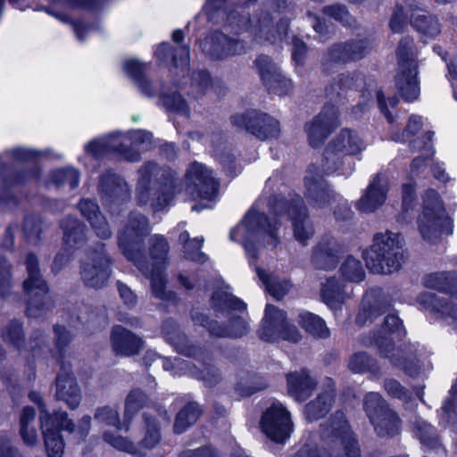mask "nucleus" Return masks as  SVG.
<instances>
[{
  "label": "nucleus",
  "mask_w": 457,
  "mask_h": 457,
  "mask_svg": "<svg viewBox=\"0 0 457 457\" xmlns=\"http://www.w3.org/2000/svg\"><path fill=\"white\" fill-rule=\"evenodd\" d=\"M321 297L331 308H337L345 300V295L337 281L332 278L322 285Z\"/></svg>",
  "instance_id": "obj_37"
},
{
  "label": "nucleus",
  "mask_w": 457,
  "mask_h": 457,
  "mask_svg": "<svg viewBox=\"0 0 457 457\" xmlns=\"http://www.w3.org/2000/svg\"><path fill=\"white\" fill-rule=\"evenodd\" d=\"M147 232L148 223L146 219L144 216L137 215L130 219L129 225L120 233L119 246L128 260L134 262L145 275L149 276L153 294L162 299L165 295L162 270L169 246L162 236L155 235L151 238L150 253L154 267L149 270L148 267L142 263L139 259L142 237Z\"/></svg>",
  "instance_id": "obj_1"
},
{
  "label": "nucleus",
  "mask_w": 457,
  "mask_h": 457,
  "mask_svg": "<svg viewBox=\"0 0 457 457\" xmlns=\"http://www.w3.org/2000/svg\"><path fill=\"white\" fill-rule=\"evenodd\" d=\"M338 429H339V428H337V430H338ZM340 429H341V431L339 433V436L341 438L342 444L345 445V449L347 456L348 457H359L360 453H359V449L356 446V441L353 438V434L349 430L347 425L345 423H344L340 427Z\"/></svg>",
  "instance_id": "obj_45"
},
{
  "label": "nucleus",
  "mask_w": 457,
  "mask_h": 457,
  "mask_svg": "<svg viewBox=\"0 0 457 457\" xmlns=\"http://www.w3.org/2000/svg\"><path fill=\"white\" fill-rule=\"evenodd\" d=\"M259 335L262 340L267 342L283 339L295 343L301 338L297 328L287 320L286 313L270 304L266 306L265 317Z\"/></svg>",
  "instance_id": "obj_9"
},
{
  "label": "nucleus",
  "mask_w": 457,
  "mask_h": 457,
  "mask_svg": "<svg viewBox=\"0 0 457 457\" xmlns=\"http://www.w3.org/2000/svg\"><path fill=\"white\" fill-rule=\"evenodd\" d=\"M81 214L90 222L96 235L101 238H109L110 228L99 212L98 205L91 200H82L79 204Z\"/></svg>",
  "instance_id": "obj_26"
},
{
  "label": "nucleus",
  "mask_w": 457,
  "mask_h": 457,
  "mask_svg": "<svg viewBox=\"0 0 457 457\" xmlns=\"http://www.w3.org/2000/svg\"><path fill=\"white\" fill-rule=\"evenodd\" d=\"M261 428L272 441L284 442L290 436L293 430L289 412L280 403L272 404L264 411Z\"/></svg>",
  "instance_id": "obj_11"
},
{
  "label": "nucleus",
  "mask_w": 457,
  "mask_h": 457,
  "mask_svg": "<svg viewBox=\"0 0 457 457\" xmlns=\"http://www.w3.org/2000/svg\"><path fill=\"white\" fill-rule=\"evenodd\" d=\"M96 419L107 428L104 438L108 444L119 450L134 453L129 441L120 436H112L121 429L117 411L111 407H104L98 410Z\"/></svg>",
  "instance_id": "obj_20"
},
{
  "label": "nucleus",
  "mask_w": 457,
  "mask_h": 457,
  "mask_svg": "<svg viewBox=\"0 0 457 457\" xmlns=\"http://www.w3.org/2000/svg\"><path fill=\"white\" fill-rule=\"evenodd\" d=\"M364 404L368 416L379 436H389L397 431L396 415L384 408L381 396L378 393H369L365 396Z\"/></svg>",
  "instance_id": "obj_14"
},
{
  "label": "nucleus",
  "mask_w": 457,
  "mask_h": 457,
  "mask_svg": "<svg viewBox=\"0 0 457 457\" xmlns=\"http://www.w3.org/2000/svg\"><path fill=\"white\" fill-rule=\"evenodd\" d=\"M416 54L411 39L404 38L400 42L397 48L399 68L395 83L402 96L408 102L416 100L420 95Z\"/></svg>",
  "instance_id": "obj_7"
},
{
  "label": "nucleus",
  "mask_w": 457,
  "mask_h": 457,
  "mask_svg": "<svg viewBox=\"0 0 457 457\" xmlns=\"http://www.w3.org/2000/svg\"><path fill=\"white\" fill-rule=\"evenodd\" d=\"M222 303L228 308L232 309V310L245 311V309H246V305L245 303H243L241 300H239L232 295H224Z\"/></svg>",
  "instance_id": "obj_61"
},
{
  "label": "nucleus",
  "mask_w": 457,
  "mask_h": 457,
  "mask_svg": "<svg viewBox=\"0 0 457 457\" xmlns=\"http://www.w3.org/2000/svg\"><path fill=\"white\" fill-rule=\"evenodd\" d=\"M305 208L302 206L300 201L292 205H287L284 201H279L274 207L276 217L284 219L287 215L293 220L295 237L300 243H304L312 235V231L303 226V220L306 217Z\"/></svg>",
  "instance_id": "obj_21"
},
{
  "label": "nucleus",
  "mask_w": 457,
  "mask_h": 457,
  "mask_svg": "<svg viewBox=\"0 0 457 457\" xmlns=\"http://www.w3.org/2000/svg\"><path fill=\"white\" fill-rule=\"evenodd\" d=\"M129 140L126 135H111L95 139L86 145V152L95 158H100L111 152H119L129 162H137L140 159L138 152L131 149H123L124 144Z\"/></svg>",
  "instance_id": "obj_16"
},
{
  "label": "nucleus",
  "mask_w": 457,
  "mask_h": 457,
  "mask_svg": "<svg viewBox=\"0 0 457 457\" xmlns=\"http://www.w3.org/2000/svg\"><path fill=\"white\" fill-rule=\"evenodd\" d=\"M255 67L261 79L274 94L287 95L293 89L291 79L278 72L277 66L271 62L269 57H258L255 61Z\"/></svg>",
  "instance_id": "obj_17"
},
{
  "label": "nucleus",
  "mask_w": 457,
  "mask_h": 457,
  "mask_svg": "<svg viewBox=\"0 0 457 457\" xmlns=\"http://www.w3.org/2000/svg\"><path fill=\"white\" fill-rule=\"evenodd\" d=\"M8 154L17 161H28L37 156L35 151L25 148H14L8 152Z\"/></svg>",
  "instance_id": "obj_55"
},
{
  "label": "nucleus",
  "mask_w": 457,
  "mask_h": 457,
  "mask_svg": "<svg viewBox=\"0 0 457 457\" xmlns=\"http://www.w3.org/2000/svg\"><path fill=\"white\" fill-rule=\"evenodd\" d=\"M370 360L365 353H356L349 361V369L354 373H362L369 370Z\"/></svg>",
  "instance_id": "obj_48"
},
{
  "label": "nucleus",
  "mask_w": 457,
  "mask_h": 457,
  "mask_svg": "<svg viewBox=\"0 0 457 457\" xmlns=\"http://www.w3.org/2000/svg\"><path fill=\"white\" fill-rule=\"evenodd\" d=\"M56 396L71 408H76L80 402V390L74 378L69 373H62L56 379Z\"/></svg>",
  "instance_id": "obj_27"
},
{
  "label": "nucleus",
  "mask_w": 457,
  "mask_h": 457,
  "mask_svg": "<svg viewBox=\"0 0 457 457\" xmlns=\"http://www.w3.org/2000/svg\"><path fill=\"white\" fill-rule=\"evenodd\" d=\"M314 258L317 265L320 268H328L336 264V258L332 254H327L320 251L315 252Z\"/></svg>",
  "instance_id": "obj_56"
},
{
  "label": "nucleus",
  "mask_w": 457,
  "mask_h": 457,
  "mask_svg": "<svg viewBox=\"0 0 457 457\" xmlns=\"http://www.w3.org/2000/svg\"><path fill=\"white\" fill-rule=\"evenodd\" d=\"M29 278L24 282L25 291L31 296L44 295L47 292L45 281L39 277L37 258L29 254L26 260Z\"/></svg>",
  "instance_id": "obj_28"
},
{
  "label": "nucleus",
  "mask_w": 457,
  "mask_h": 457,
  "mask_svg": "<svg viewBox=\"0 0 457 457\" xmlns=\"http://www.w3.org/2000/svg\"><path fill=\"white\" fill-rule=\"evenodd\" d=\"M333 401L332 392H327L319 395L314 401L309 403L305 407L306 418L312 421L323 417L331 407Z\"/></svg>",
  "instance_id": "obj_33"
},
{
  "label": "nucleus",
  "mask_w": 457,
  "mask_h": 457,
  "mask_svg": "<svg viewBox=\"0 0 457 457\" xmlns=\"http://www.w3.org/2000/svg\"><path fill=\"white\" fill-rule=\"evenodd\" d=\"M145 400L144 394L139 390H133L128 395L125 403V417H129L132 415L134 412L137 411Z\"/></svg>",
  "instance_id": "obj_46"
},
{
  "label": "nucleus",
  "mask_w": 457,
  "mask_h": 457,
  "mask_svg": "<svg viewBox=\"0 0 457 457\" xmlns=\"http://www.w3.org/2000/svg\"><path fill=\"white\" fill-rule=\"evenodd\" d=\"M42 434L45 439L48 457H62L64 444L59 435V429L73 430L72 423L67 419L65 412L55 413L54 418L44 414L40 417Z\"/></svg>",
  "instance_id": "obj_10"
},
{
  "label": "nucleus",
  "mask_w": 457,
  "mask_h": 457,
  "mask_svg": "<svg viewBox=\"0 0 457 457\" xmlns=\"http://www.w3.org/2000/svg\"><path fill=\"white\" fill-rule=\"evenodd\" d=\"M118 289L120 295L127 305H134L136 303V295L126 285L118 282Z\"/></svg>",
  "instance_id": "obj_58"
},
{
  "label": "nucleus",
  "mask_w": 457,
  "mask_h": 457,
  "mask_svg": "<svg viewBox=\"0 0 457 457\" xmlns=\"http://www.w3.org/2000/svg\"><path fill=\"white\" fill-rule=\"evenodd\" d=\"M425 283L428 287L450 293L449 299L433 294L425 295L423 302L428 308L441 313L445 319H451L457 328V284L453 282V277L445 273H435L429 275Z\"/></svg>",
  "instance_id": "obj_8"
},
{
  "label": "nucleus",
  "mask_w": 457,
  "mask_h": 457,
  "mask_svg": "<svg viewBox=\"0 0 457 457\" xmlns=\"http://www.w3.org/2000/svg\"><path fill=\"white\" fill-rule=\"evenodd\" d=\"M324 12L340 22L347 21L349 17L348 12L341 5L327 6L324 8Z\"/></svg>",
  "instance_id": "obj_51"
},
{
  "label": "nucleus",
  "mask_w": 457,
  "mask_h": 457,
  "mask_svg": "<svg viewBox=\"0 0 457 457\" xmlns=\"http://www.w3.org/2000/svg\"><path fill=\"white\" fill-rule=\"evenodd\" d=\"M340 272L342 277L350 282H360L365 276L361 262L352 256H348L343 262Z\"/></svg>",
  "instance_id": "obj_39"
},
{
  "label": "nucleus",
  "mask_w": 457,
  "mask_h": 457,
  "mask_svg": "<svg viewBox=\"0 0 457 457\" xmlns=\"http://www.w3.org/2000/svg\"><path fill=\"white\" fill-rule=\"evenodd\" d=\"M152 134L144 130H137L131 134V140L134 145L144 144L150 141Z\"/></svg>",
  "instance_id": "obj_63"
},
{
  "label": "nucleus",
  "mask_w": 457,
  "mask_h": 457,
  "mask_svg": "<svg viewBox=\"0 0 457 457\" xmlns=\"http://www.w3.org/2000/svg\"><path fill=\"white\" fill-rule=\"evenodd\" d=\"M299 324L313 337H328L329 336V329L324 320L312 312H303L300 313Z\"/></svg>",
  "instance_id": "obj_30"
},
{
  "label": "nucleus",
  "mask_w": 457,
  "mask_h": 457,
  "mask_svg": "<svg viewBox=\"0 0 457 457\" xmlns=\"http://www.w3.org/2000/svg\"><path fill=\"white\" fill-rule=\"evenodd\" d=\"M110 274V260L104 252L89 257L81 268V278L89 287L100 288L104 287Z\"/></svg>",
  "instance_id": "obj_18"
},
{
  "label": "nucleus",
  "mask_w": 457,
  "mask_h": 457,
  "mask_svg": "<svg viewBox=\"0 0 457 457\" xmlns=\"http://www.w3.org/2000/svg\"><path fill=\"white\" fill-rule=\"evenodd\" d=\"M160 439L158 429L154 426L153 428H149L146 433V436L144 439V444L146 447L151 448L155 445Z\"/></svg>",
  "instance_id": "obj_62"
},
{
  "label": "nucleus",
  "mask_w": 457,
  "mask_h": 457,
  "mask_svg": "<svg viewBox=\"0 0 457 457\" xmlns=\"http://www.w3.org/2000/svg\"><path fill=\"white\" fill-rule=\"evenodd\" d=\"M365 148L363 140L359 134L352 129H345L328 145L321 161L322 170L326 174L338 172L349 176L353 171V165H345V158L360 154Z\"/></svg>",
  "instance_id": "obj_3"
},
{
  "label": "nucleus",
  "mask_w": 457,
  "mask_h": 457,
  "mask_svg": "<svg viewBox=\"0 0 457 457\" xmlns=\"http://www.w3.org/2000/svg\"><path fill=\"white\" fill-rule=\"evenodd\" d=\"M111 343L113 352L120 356L137 354L143 347L140 337L120 326L112 328Z\"/></svg>",
  "instance_id": "obj_23"
},
{
  "label": "nucleus",
  "mask_w": 457,
  "mask_h": 457,
  "mask_svg": "<svg viewBox=\"0 0 457 457\" xmlns=\"http://www.w3.org/2000/svg\"><path fill=\"white\" fill-rule=\"evenodd\" d=\"M124 71L136 81L140 91L144 95L147 96H153L155 95L154 91L148 88L150 84L143 78L144 66L137 60H127L124 62Z\"/></svg>",
  "instance_id": "obj_36"
},
{
  "label": "nucleus",
  "mask_w": 457,
  "mask_h": 457,
  "mask_svg": "<svg viewBox=\"0 0 457 457\" xmlns=\"http://www.w3.org/2000/svg\"><path fill=\"white\" fill-rule=\"evenodd\" d=\"M388 191L386 179L378 174L370 183L365 194L357 203V208L363 212H372L386 201Z\"/></svg>",
  "instance_id": "obj_22"
},
{
  "label": "nucleus",
  "mask_w": 457,
  "mask_h": 457,
  "mask_svg": "<svg viewBox=\"0 0 457 457\" xmlns=\"http://www.w3.org/2000/svg\"><path fill=\"white\" fill-rule=\"evenodd\" d=\"M417 225L422 238L429 243H434L444 234L453 233V221L438 194L433 189L427 190L422 196Z\"/></svg>",
  "instance_id": "obj_4"
},
{
  "label": "nucleus",
  "mask_w": 457,
  "mask_h": 457,
  "mask_svg": "<svg viewBox=\"0 0 457 457\" xmlns=\"http://www.w3.org/2000/svg\"><path fill=\"white\" fill-rule=\"evenodd\" d=\"M51 180L57 186L68 184L71 188H75L79 185V173L77 170L72 168L58 170L53 172Z\"/></svg>",
  "instance_id": "obj_43"
},
{
  "label": "nucleus",
  "mask_w": 457,
  "mask_h": 457,
  "mask_svg": "<svg viewBox=\"0 0 457 457\" xmlns=\"http://www.w3.org/2000/svg\"><path fill=\"white\" fill-rule=\"evenodd\" d=\"M256 275L265 286L266 290L276 299L282 298L290 289L289 282L280 281L271 275L266 273L262 269L255 268Z\"/></svg>",
  "instance_id": "obj_31"
},
{
  "label": "nucleus",
  "mask_w": 457,
  "mask_h": 457,
  "mask_svg": "<svg viewBox=\"0 0 457 457\" xmlns=\"http://www.w3.org/2000/svg\"><path fill=\"white\" fill-rule=\"evenodd\" d=\"M422 125L421 117L418 115H411L409 119L406 129L403 135V141H409V143L418 145L420 147L422 144L423 154L426 156H431L434 154L432 145L430 144L432 134L428 133L422 140L418 137L412 140L411 137L420 129ZM395 140H401L400 138H395Z\"/></svg>",
  "instance_id": "obj_29"
},
{
  "label": "nucleus",
  "mask_w": 457,
  "mask_h": 457,
  "mask_svg": "<svg viewBox=\"0 0 457 457\" xmlns=\"http://www.w3.org/2000/svg\"><path fill=\"white\" fill-rule=\"evenodd\" d=\"M64 231V241L67 245L73 246L84 238V228L75 219H67L62 223Z\"/></svg>",
  "instance_id": "obj_42"
},
{
  "label": "nucleus",
  "mask_w": 457,
  "mask_h": 457,
  "mask_svg": "<svg viewBox=\"0 0 457 457\" xmlns=\"http://www.w3.org/2000/svg\"><path fill=\"white\" fill-rule=\"evenodd\" d=\"M201 415V409L198 404L195 403H188L178 414L174 429L177 433H182L190 425L195 423Z\"/></svg>",
  "instance_id": "obj_35"
},
{
  "label": "nucleus",
  "mask_w": 457,
  "mask_h": 457,
  "mask_svg": "<svg viewBox=\"0 0 457 457\" xmlns=\"http://www.w3.org/2000/svg\"><path fill=\"white\" fill-rule=\"evenodd\" d=\"M172 62L176 67L187 68L189 63V49L186 46H179L172 55Z\"/></svg>",
  "instance_id": "obj_50"
},
{
  "label": "nucleus",
  "mask_w": 457,
  "mask_h": 457,
  "mask_svg": "<svg viewBox=\"0 0 457 457\" xmlns=\"http://www.w3.org/2000/svg\"><path fill=\"white\" fill-rule=\"evenodd\" d=\"M286 9L287 7H284L283 11H279L272 7L270 11L262 12L257 19L249 21L237 20L233 13L228 17L229 25L233 26L237 23L240 26L239 23H242L258 43L272 44L282 40L287 34L288 20L279 18Z\"/></svg>",
  "instance_id": "obj_6"
},
{
  "label": "nucleus",
  "mask_w": 457,
  "mask_h": 457,
  "mask_svg": "<svg viewBox=\"0 0 457 457\" xmlns=\"http://www.w3.org/2000/svg\"><path fill=\"white\" fill-rule=\"evenodd\" d=\"M305 186L307 197L314 202L317 207H323L333 196L332 192L319 179L306 178Z\"/></svg>",
  "instance_id": "obj_32"
},
{
  "label": "nucleus",
  "mask_w": 457,
  "mask_h": 457,
  "mask_svg": "<svg viewBox=\"0 0 457 457\" xmlns=\"http://www.w3.org/2000/svg\"><path fill=\"white\" fill-rule=\"evenodd\" d=\"M366 48L362 42L339 46L334 50L333 57L342 61L357 60L364 55Z\"/></svg>",
  "instance_id": "obj_40"
},
{
  "label": "nucleus",
  "mask_w": 457,
  "mask_h": 457,
  "mask_svg": "<svg viewBox=\"0 0 457 457\" xmlns=\"http://www.w3.org/2000/svg\"><path fill=\"white\" fill-rule=\"evenodd\" d=\"M405 26V17L402 13V11H397L394 13L390 21V28L393 32L398 33L403 31Z\"/></svg>",
  "instance_id": "obj_60"
},
{
  "label": "nucleus",
  "mask_w": 457,
  "mask_h": 457,
  "mask_svg": "<svg viewBox=\"0 0 457 457\" xmlns=\"http://www.w3.org/2000/svg\"><path fill=\"white\" fill-rule=\"evenodd\" d=\"M385 389L389 395L396 398H402L405 395L404 389L396 380L389 379L386 381Z\"/></svg>",
  "instance_id": "obj_57"
},
{
  "label": "nucleus",
  "mask_w": 457,
  "mask_h": 457,
  "mask_svg": "<svg viewBox=\"0 0 457 457\" xmlns=\"http://www.w3.org/2000/svg\"><path fill=\"white\" fill-rule=\"evenodd\" d=\"M21 337V327L19 322H13L10 327L4 332L3 337L4 340L13 342L15 345H19V340Z\"/></svg>",
  "instance_id": "obj_53"
},
{
  "label": "nucleus",
  "mask_w": 457,
  "mask_h": 457,
  "mask_svg": "<svg viewBox=\"0 0 457 457\" xmlns=\"http://www.w3.org/2000/svg\"><path fill=\"white\" fill-rule=\"evenodd\" d=\"M187 191L194 198L212 200L218 194V182L204 164L193 162L186 174Z\"/></svg>",
  "instance_id": "obj_12"
},
{
  "label": "nucleus",
  "mask_w": 457,
  "mask_h": 457,
  "mask_svg": "<svg viewBox=\"0 0 457 457\" xmlns=\"http://www.w3.org/2000/svg\"><path fill=\"white\" fill-rule=\"evenodd\" d=\"M163 104L168 109L178 112L182 115H188V108L180 95L174 93L171 96H162Z\"/></svg>",
  "instance_id": "obj_47"
},
{
  "label": "nucleus",
  "mask_w": 457,
  "mask_h": 457,
  "mask_svg": "<svg viewBox=\"0 0 457 457\" xmlns=\"http://www.w3.org/2000/svg\"><path fill=\"white\" fill-rule=\"evenodd\" d=\"M385 326L388 331L395 332L402 327V321L397 316L388 315L385 320Z\"/></svg>",
  "instance_id": "obj_64"
},
{
  "label": "nucleus",
  "mask_w": 457,
  "mask_h": 457,
  "mask_svg": "<svg viewBox=\"0 0 457 457\" xmlns=\"http://www.w3.org/2000/svg\"><path fill=\"white\" fill-rule=\"evenodd\" d=\"M415 200L414 187L412 184L407 183L403 186V208L408 211L412 207Z\"/></svg>",
  "instance_id": "obj_54"
},
{
  "label": "nucleus",
  "mask_w": 457,
  "mask_h": 457,
  "mask_svg": "<svg viewBox=\"0 0 457 457\" xmlns=\"http://www.w3.org/2000/svg\"><path fill=\"white\" fill-rule=\"evenodd\" d=\"M413 27L426 38H432L439 34L440 26L435 17L416 14L411 18Z\"/></svg>",
  "instance_id": "obj_34"
},
{
  "label": "nucleus",
  "mask_w": 457,
  "mask_h": 457,
  "mask_svg": "<svg viewBox=\"0 0 457 457\" xmlns=\"http://www.w3.org/2000/svg\"><path fill=\"white\" fill-rule=\"evenodd\" d=\"M417 436L422 444L436 447L438 444L436 433L433 428L424 420H417L416 422Z\"/></svg>",
  "instance_id": "obj_44"
},
{
  "label": "nucleus",
  "mask_w": 457,
  "mask_h": 457,
  "mask_svg": "<svg viewBox=\"0 0 457 457\" xmlns=\"http://www.w3.org/2000/svg\"><path fill=\"white\" fill-rule=\"evenodd\" d=\"M203 50L216 60L226 59L245 53V45L237 39L229 38L223 33H216L203 43Z\"/></svg>",
  "instance_id": "obj_19"
},
{
  "label": "nucleus",
  "mask_w": 457,
  "mask_h": 457,
  "mask_svg": "<svg viewBox=\"0 0 457 457\" xmlns=\"http://www.w3.org/2000/svg\"><path fill=\"white\" fill-rule=\"evenodd\" d=\"M378 347L380 353L389 358L394 365L400 366L403 364L400 359L395 358L396 354H398V351L395 353V349L391 340L385 339Z\"/></svg>",
  "instance_id": "obj_49"
},
{
  "label": "nucleus",
  "mask_w": 457,
  "mask_h": 457,
  "mask_svg": "<svg viewBox=\"0 0 457 457\" xmlns=\"http://www.w3.org/2000/svg\"><path fill=\"white\" fill-rule=\"evenodd\" d=\"M293 60L298 63L302 62L306 53V46L303 41L295 39L293 42Z\"/></svg>",
  "instance_id": "obj_59"
},
{
  "label": "nucleus",
  "mask_w": 457,
  "mask_h": 457,
  "mask_svg": "<svg viewBox=\"0 0 457 457\" xmlns=\"http://www.w3.org/2000/svg\"><path fill=\"white\" fill-rule=\"evenodd\" d=\"M162 366L165 370L170 371L173 375H181L183 372L186 363L184 361L176 358L174 360L163 359Z\"/></svg>",
  "instance_id": "obj_52"
},
{
  "label": "nucleus",
  "mask_w": 457,
  "mask_h": 457,
  "mask_svg": "<svg viewBox=\"0 0 457 457\" xmlns=\"http://www.w3.org/2000/svg\"><path fill=\"white\" fill-rule=\"evenodd\" d=\"M230 239L240 242L248 255L250 263L256 259L255 241L267 240L272 247L278 243L277 228L268 220L264 213L250 210L243 220L230 231Z\"/></svg>",
  "instance_id": "obj_2"
},
{
  "label": "nucleus",
  "mask_w": 457,
  "mask_h": 457,
  "mask_svg": "<svg viewBox=\"0 0 457 457\" xmlns=\"http://www.w3.org/2000/svg\"><path fill=\"white\" fill-rule=\"evenodd\" d=\"M338 125L337 110L334 106H325L319 115L305 125V132L310 145L312 147L320 146Z\"/></svg>",
  "instance_id": "obj_15"
},
{
  "label": "nucleus",
  "mask_w": 457,
  "mask_h": 457,
  "mask_svg": "<svg viewBox=\"0 0 457 457\" xmlns=\"http://www.w3.org/2000/svg\"><path fill=\"white\" fill-rule=\"evenodd\" d=\"M194 322L207 327L209 331L217 337H241L249 330L246 320L242 317L233 319L228 328H221L217 321H209L202 314L194 317Z\"/></svg>",
  "instance_id": "obj_25"
},
{
  "label": "nucleus",
  "mask_w": 457,
  "mask_h": 457,
  "mask_svg": "<svg viewBox=\"0 0 457 457\" xmlns=\"http://www.w3.org/2000/svg\"><path fill=\"white\" fill-rule=\"evenodd\" d=\"M287 382L289 395L296 401L306 400L316 386L315 379L306 370L287 374Z\"/></svg>",
  "instance_id": "obj_24"
},
{
  "label": "nucleus",
  "mask_w": 457,
  "mask_h": 457,
  "mask_svg": "<svg viewBox=\"0 0 457 457\" xmlns=\"http://www.w3.org/2000/svg\"><path fill=\"white\" fill-rule=\"evenodd\" d=\"M36 413L32 408L25 407L21 417V435L24 443L28 445H34L37 442V434L29 423L35 419Z\"/></svg>",
  "instance_id": "obj_38"
},
{
  "label": "nucleus",
  "mask_w": 457,
  "mask_h": 457,
  "mask_svg": "<svg viewBox=\"0 0 457 457\" xmlns=\"http://www.w3.org/2000/svg\"><path fill=\"white\" fill-rule=\"evenodd\" d=\"M231 122L234 126L245 129L262 140L277 137L279 131L277 120L257 112L236 114L231 118Z\"/></svg>",
  "instance_id": "obj_13"
},
{
  "label": "nucleus",
  "mask_w": 457,
  "mask_h": 457,
  "mask_svg": "<svg viewBox=\"0 0 457 457\" xmlns=\"http://www.w3.org/2000/svg\"><path fill=\"white\" fill-rule=\"evenodd\" d=\"M179 241L184 244L185 254L188 259L194 261H204L205 256L200 252L204 238L195 237L194 239L189 238V234L185 231L179 235Z\"/></svg>",
  "instance_id": "obj_41"
},
{
  "label": "nucleus",
  "mask_w": 457,
  "mask_h": 457,
  "mask_svg": "<svg viewBox=\"0 0 457 457\" xmlns=\"http://www.w3.org/2000/svg\"><path fill=\"white\" fill-rule=\"evenodd\" d=\"M364 258L368 268L373 272L391 273L397 270L403 261L399 236L390 231L376 235Z\"/></svg>",
  "instance_id": "obj_5"
}]
</instances>
